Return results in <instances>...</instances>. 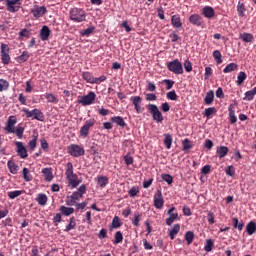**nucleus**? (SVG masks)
I'll return each instance as SVG.
<instances>
[{"label":"nucleus","instance_id":"obj_1","mask_svg":"<svg viewBox=\"0 0 256 256\" xmlns=\"http://www.w3.org/2000/svg\"><path fill=\"white\" fill-rule=\"evenodd\" d=\"M65 175H66V179H67L69 185H71L72 189L79 187L81 180H79V176H77V174H75L73 172V163L68 162L66 164Z\"/></svg>","mask_w":256,"mask_h":256},{"label":"nucleus","instance_id":"obj_2","mask_svg":"<svg viewBox=\"0 0 256 256\" xmlns=\"http://www.w3.org/2000/svg\"><path fill=\"white\" fill-rule=\"evenodd\" d=\"M86 17H87V14L85 13V10L81 8H72L70 10V19L75 23H83Z\"/></svg>","mask_w":256,"mask_h":256},{"label":"nucleus","instance_id":"obj_3","mask_svg":"<svg viewBox=\"0 0 256 256\" xmlns=\"http://www.w3.org/2000/svg\"><path fill=\"white\" fill-rule=\"evenodd\" d=\"M147 109L149 113L152 115L153 121H155L156 123H163V113L159 111V107H157V105L148 104Z\"/></svg>","mask_w":256,"mask_h":256},{"label":"nucleus","instance_id":"obj_4","mask_svg":"<svg viewBox=\"0 0 256 256\" xmlns=\"http://www.w3.org/2000/svg\"><path fill=\"white\" fill-rule=\"evenodd\" d=\"M67 153L71 157H83L85 155V148L77 144H71L67 147Z\"/></svg>","mask_w":256,"mask_h":256},{"label":"nucleus","instance_id":"obj_5","mask_svg":"<svg viewBox=\"0 0 256 256\" xmlns=\"http://www.w3.org/2000/svg\"><path fill=\"white\" fill-rule=\"evenodd\" d=\"M23 112L25 113V115L28 119L33 117V119H36V121H45V115L43 114V112H41V110H39L37 108H35L33 110L24 108Z\"/></svg>","mask_w":256,"mask_h":256},{"label":"nucleus","instance_id":"obj_6","mask_svg":"<svg viewBox=\"0 0 256 256\" xmlns=\"http://www.w3.org/2000/svg\"><path fill=\"white\" fill-rule=\"evenodd\" d=\"M168 70L175 75H183V64L179 60H174L167 63Z\"/></svg>","mask_w":256,"mask_h":256},{"label":"nucleus","instance_id":"obj_7","mask_svg":"<svg viewBox=\"0 0 256 256\" xmlns=\"http://www.w3.org/2000/svg\"><path fill=\"white\" fill-rule=\"evenodd\" d=\"M96 97L97 95L95 94V92H89L88 95L82 96L81 99L78 100V103H80V105H83L84 107L87 105H93Z\"/></svg>","mask_w":256,"mask_h":256},{"label":"nucleus","instance_id":"obj_8","mask_svg":"<svg viewBox=\"0 0 256 256\" xmlns=\"http://www.w3.org/2000/svg\"><path fill=\"white\" fill-rule=\"evenodd\" d=\"M163 205H165V200H163V194L161 190H157L154 195V207L156 209H163Z\"/></svg>","mask_w":256,"mask_h":256},{"label":"nucleus","instance_id":"obj_9","mask_svg":"<svg viewBox=\"0 0 256 256\" xmlns=\"http://www.w3.org/2000/svg\"><path fill=\"white\" fill-rule=\"evenodd\" d=\"M188 21L189 23H191L192 25H195L196 27H201V25L205 23V21H203V17H201V15L199 14L190 15L188 18Z\"/></svg>","mask_w":256,"mask_h":256},{"label":"nucleus","instance_id":"obj_10","mask_svg":"<svg viewBox=\"0 0 256 256\" xmlns=\"http://www.w3.org/2000/svg\"><path fill=\"white\" fill-rule=\"evenodd\" d=\"M93 125H95V120H87L80 129L81 137H87V135H89V130L91 127H93Z\"/></svg>","mask_w":256,"mask_h":256},{"label":"nucleus","instance_id":"obj_11","mask_svg":"<svg viewBox=\"0 0 256 256\" xmlns=\"http://www.w3.org/2000/svg\"><path fill=\"white\" fill-rule=\"evenodd\" d=\"M130 101L134 105L136 113H141V103H143V98H141V96H132Z\"/></svg>","mask_w":256,"mask_h":256},{"label":"nucleus","instance_id":"obj_12","mask_svg":"<svg viewBox=\"0 0 256 256\" xmlns=\"http://www.w3.org/2000/svg\"><path fill=\"white\" fill-rule=\"evenodd\" d=\"M15 145L17 147L18 156L21 157V159H27V148H25L23 142H15Z\"/></svg>","mask_w":256,"mask_h":256},{"label":"nucleus","instance_id":"obj_13","mask_svg":"<svg viewBox=\"0 0 256 256\" xmlns=\"http://www.w3.org/2000/svg\"><path fill=\"white\" fill-rule=\"evenodd\" d=\"M85 193H87V186L85 185H81L77 191L72 193V199H75L76 201H79L83 195H85Z\"/></svg>","mask_w":256,"mask_h":256},{"label":"nucleus","instance_id":"obj_14","mask_svg":"<svg viewBox=\"0 0 256 256\" xmlns=\"http://www.w3.org/2000/svg\"><path fill=\"white\" fill-rule=\"evenodd\" d=\"M17 123V118L15 116H10L5 127L7 133H15V124Z\"/></svg>","mask_w":256,"mask_h":256},{"label":"nucleus","instance_id":"obj_15","mask_svg":"<svg viewBox=\"0 0 256 256\" xmlns=\"http://www.w3.org/2000/svg\"><path fill=\"white\" fill-rule=\"evenodd\" d=\"M31 13L36 19H39V17H43L47 13V8L44 6H36L31 10Z\"/></svg>","mask_w":256,"mask_h":256},{"label":"nucleus","instance_id":"obj_16","mask_svg":"<svg viewBox=\"0 0 256 256\" xmlns=\"http://www.w3.org/2000/svg\"><path fill=\"white\" fill-rule=\"evenodd\" d=\"M173 211H175V207H172L168 210V215L169 218L166 219V225H173L174 221H177V219H179V214L174 213Z\"/></svg>","mask_w":256,"mask_h":256},{"label":"nucleus","instance_id":"obj_17","mask_svg":"<svg viewBox=\"0 0 256 256\" xmlns=\"http://www.w3.org/2000/svg\"><path fill=\"white\" fill-rule=\"evenodd\" d=\"M201 13L206 17V19H213L215 17V9L211 6L203 7Z\"/></svg>","mask_w":256,"mask_h":256},{"label":"nucleus","instance_id":"obj_18","mask_svg":"<svg viewBox=\"0 0 256 256\" xmlns=\"http://www.w3.org/2000/svg\"><path fill=\"white\" fill-rule=\"evenodd\" d=\"M50 35H51V30H49V27L43 26L40 30V39L42 41H47V39H49Z\"/></svg>","mask_w":256,"mask_h":256},{"label":"nucleus","instance_id":"obj_19","mask_svg":"<svg viewBox=\"0 0 256 256\" xmlns=\"http://www.w3.org/2000/svg\"><path fill=\"white\" fill-rule=\"evenodd\" d=\"M227 153H229V148L227 146H218L216 149V154L219 159H223V157H226Z\"/></svg>","mask_w":256,"mask_h":256},{"label":"nucleus","instance_id":"obj_20","mask_svg":"<svg viewBox=\"0 0 256 256\" xmlns=\"http://www.w3.org/2000/svg\"><path fill=\"white\" fill-rule=\"evenodd\" d=\"M171 25L174 26L176 29H180V27H183V23H181V16L178 14L173 15L171 17Z\"/></svg>","mask_w":256,"mask_h":256},{"label":"nucleus","instance_id":"obj_21","mask_svg":"<svg viewBox=\"0 0 256 256\" xmlns=\"http://www.w3.org/2000/svg\"><path fill=\"white\" fill-rule=\"evenodd\" d=\"M97 185L100 186L102 189L107 187L109 183V178L107 176H98L96 178Z\"/></svg>","mask_w":256,"mask_h":256},{"label":"nucleus","instance_id":"obj_22","mask_svg":"<svg viewBox=\"0 0 256 256\" xmlns=\"http://www.w3.org/2000/svg\"><path fill=\"white\" fill-rule=\"evenodd\" d=\"M246 233H247V235H255V233H256V223H255V221H250L246 225Z\"/></svg>","mask_w":256,"mask_h":256},{"label":"nucleus","instance_id":"obj_23","mask_svg":"<svg viewBox=\"0 0 256 256\" xmlns=\"http://www.w3.org/2000/svg\"><path fill=\"white\" fill-rule=\"evenodd\" d=\"M180 230L181 226L179 224H175L171 229H169L168 235L170 239H175V235H177V233H179Z\"/></svg>","mask_w":256,"mask_h":256},{"label":"nucleus","instance_id":"obj_24","mask_svg":"<svg viewBox=\"0 0 256 256\" xmlns=\"http://www.w3.org/2000/svg\"><path fill=\"white\" fill-rule=\"evenodd\" d=\"M60 212L62 215H65V217H69V215H73L75 213V209L67 206H61Z\"/></svg>","mask_w":256,"mask_h":256},{"label":"nucleus","instance_id":"obj_25","mask_svg":"<svg viewBox=\"0 0 256 256\" xmlns=\"http://www.w3.org/2000/svg\"><path fill=\"white\" fill-rule=\"evenodd\" d=\"M7 167L10 171V173H12V175H17V172L19 171V166H17V164H15V162L9 160L7 163Z\"/></svg>","mask_w":256,"mask_h":256},{"label":"nucleus","instance_id":"obj_26","mask_svg":"<svg viewBox=\"0 0 256 256\" xmlns=\"http://www.w3.org/2000/svg\"><path fill=\"white\" fill-rule=\"evenodd\" d=\"M232 223L234 229H238V231H243V228L245 227V222H243V220L239 222L238 218H233Z\"/></svg>","mask_w":256,"mask_h":256},{"label":"nucleus","instance_id":"obj_27","mask_svg":"<svg viewBox=\"0 0 256 256\" xmlns=\"http://www.w3.org/2000/svg\"><path fill=\"white\" fill-rule=\"evenodd\" d=\"M112 123H116L119 127H126L127 123L121 116H114L111 118Z\"/></svg>","mask_w":256,"mask_h":256},{"label":"nucleus","instance_id":"obj_28","mask_svg":"<svg viewBox=\"0 0 256 256\" xmlns=\"http://www.w3.org/2000/svg\"><path fill=\"white\" fill-rule=\"evenodd\" d=\"M45 181H53V171L51 168H44L42 170Z\"/></svg>","mask_w":256,"mask_h":256},{"label":"nucleus","instance_id":"obj_29","mask_svg":"<svg viewBox=\"0 0 256 256\" xmlns=\"http://www.w3.org/2000/svg\"><path fill=\"white\" fill-rule=\"evenodd\" d=\"M82 77L84 81H87V83H97V78L93 77V75H91L89 72H84Z\"/></svg>","mask_w":256,"mask_h":256},{"label":"nucleus","instance_id":"obj_30","mask_svg":"<svg viewBox=\"0 0 256 256\" xmlns=\"http://www.w3.org/2000/svg\"><path fill=\"white\" fill-rule=\"evenodd\" d=\"M213 99H215V94L212 90L206 93V96L204 98V102L206 105H211L213 103Z\"/></svg>","mask_w":256,"mask_h":256},{"label":"nucleus","instance_id":"obj_31","mask_svg":"<svg viewBox=\"0 0 256 256\" xmlns=\"http://www.w3.org/2000/svg\"><path fill=\"white\" fill-rule=\"evenodd\" d=\"M228 111H229L230 123L232 125L237 123V117L235 116V110H233V104L229 106Z\"/></svg>","mask_w":256,"mask_h":256},{"label":"nucleus","instance_id":"obj_32","mask_svg":"<svg viewBox=\"0 0 256 256\" xmlns=\"http://www.w3.org/2000/svg\"><path fill=\"white\" fill-rule=\"evenodd\" d=\"M76 227H77V221H76L75 217H71L69 220V224L65 228V231L69 232L73 229H76Z\"/></svg>","mask_w":256,"mask_h":256},{"label":"nucleus","instance_id":"obj_33","mask_svg":"<svg viewBox=\"0 0 256 256\" xmlns=\"http://www.w3.org/2000/svg\"><path fill=\"white\" fill-rule=\"evenodd\" d=\"M245 4L241 1L238 2V5H237V12H238V15L239 17H245Z\"/></svg>","mask_w":256,"mask_h":256},{"label":"nucleus","instance_id":"obj_34","mask_svg":"<svg viewBox=\"0 0 256 256\" xmlns=\"http://www.w3.org/2000/svg\"><path fill=\"white\" fill-rule=\"evenodd\" d=\"M238 67L236 63H230L224 68V73H233V71H237Z\"/></svg>","mask_w":256,"mask_h":256},{"label":"nucleus","instance_id":"obj_35","mask_svg":"<svg viewBox=\"0 0 256 256\" xmlns=\"http://www.w3.org/2000/svg\"><path fill=\"white\" fill-rule=\"evenodd\" d=\"M164 137V145L166 149H171V145H173V138L171 137L170 134H165Z\"/></svg>","mask_w":256,"mask_h":256},{"label":"nucleus","instance_id":"obj_36","mask_svg":"<svg viewBox=\"0 0 256 256\" xmlns=\"http://www.w3.org/2000/svg\"><path fill=\"white\" fill-rule=\"evenodd\" d=\"M36 201L39 205L45 206L47 205V195L45 194H38Z\"/></svg>","mask_w":256,"mask_h":256},{"label":"nucleus","instance_id":"obj_37","mask_svg":"<svg viewBox=\"0 0 256 256\" xmlns=\"http://www.w3.org/2000/svg\"><path fill=\"white\" fill-rule=\"evenodd\" d=\"M245 79H247V74L245 72H239L238 77H237V85H243L245 83Z\"/></svg>","mask_w":256,"mask_h":256},{"label":"nucleus","instance_id":"obj_38","mask_svg":"<svg viewBox=\"0 0 256 256\" xmlns=\"http://www.w3.org/2000/svg\"><path fill=\"white\" fill-rule=\"evenodd\" d=\"M119 243H123V233L121 231L116 232L114 236V245H119Z\"/></svg>","mask_w":256,"mask_h":256},{"label":"nucleus","instance_id":"obj_39","mask_svg":"<svg viewBox=\"0 0 256 256\" xmlns=\"http://www.w3.org/2000/svg\"><path fill=\"white\" fill-rule=\"evenodd\" d=\"M240 39H242L244 43H251L253 41V34L244 33L240 36Z\"/></svg>","mask_w":256,"mask_h":256},{"label":"nucleus","instance_id":"obj_40","mask_svg":"<svg viewBox=\"0 0 256 256\" xmlns=\"http://www.w3.org/2000/svg\"><path fill=\"white\" fill-rule=\"evenodd\" d=\"M9 89V82L5 79H0V93Z\"/></svg>","mask_w":256,"mask_h":256},{"label":"nucleus","instance_id":"obj_41","mask_svg":"<svg viewBox=\"0 0 256 256\" xmlns=\"http://www.w3.org/2000/svg\"><path fill=\"white\" fill-rule=\"evenodd\" d=\"M20 195H23V191L15 190L8 193L9 199H17Z\"/></svg>","mask_w":256,"mask_h":256},{"label":"nucleus","instance_id":"obj_42","mask_svg":"<svg viewBox=\"0 0 256 256\" xmlns=\"http://www.w3.org/2000/svg\"><path fill=\"white\" fill-rule=\"evenodd\" d=\"M185 239L187 241L188 245H191V243H193V239H195V234H193V232L188 231L185 234Z\"/></svg>","mask_w":256,"mask_h":256},{"label":"nucleus","instance_id":"obj_43","mask_svg":"<svg viewBox=\"0 0 256 256\" xmlns=\"http://www.w3.org/2000/svg\"><path fill=\"white\" fill-rule=\"evenodd\" d=\"M183 151H188V149H193V143L189 139H185L182 142Z\"/></svg>","mask_w":256,"mask_h":256},{"label":"nucleus","instance_id":"obj_44","mask_svg":"<svg viewBox=\"0 0 256 256\" xmlns=\"http://www.w3.org/2000/svg\"><path fill=\"white\" fill-rule=\"evenodd\" d=\"M161 179L162 181H165L166 183H168V185H171L173 183V176L169 174H162Z\"/></svg>","mask_w":256,"mask_h":256},{"label":"nucleus","instance_id":"obj_45","mask_svg":"<svg viewBox=\"0 0 256 256\" xmlns=\"http://www.w3.org/2000/svg\"><path fill=\"white\" fill-rule=\"evenodd\" d=\"M77 204V200L75 198H73V196H67L66 197V205H68L69 207H73V205Z\"/></svg>","mask_w":256,"mask_h":256},{"label":"nucleus","instance_id":"obj_46","mask_svg":"<svg viewBox=\"0 0 256 256\" xmlns=\"http://www.w3.org/2000/svg\"><path fill=\"white\" fill-rule=\"evenodd\" d=\"M28 59H29V52H27V51H24V52L22 53V55H20V56L18 57L19 63H25V61H27Z\"/></svg>","mask_w":256,"mask_h":256},{"label":"nucleus","instance_id":"obj_47","mask_svg":"<svg viewBox=\"0 0 256 256\" xmlns=\"http://www.w3.org/2000/svg\"><path fill=\"white\" fill-rule=\"evenodd\" d=\"M213 57L216 59V63H218V65L223 63V59H221V52H219V50H215L213 52Z\"/></svg>","mask_w":256,"mask_h":256},{"label":"nucleus","instance_id":"obj_48","mask_svg":"<svg viewBox=\"0 0 256 256\" xmlns=\"http://www.w3.org/2000/svg\"><path fill=\"white\" fill-rule=\"evenodd\" d=\"M166 97H167V99H170V101H177V98H178L177 93L175 92V90H172V91L168 92L166 94Z\"/></svg>","mask_w":256,"mask_h":256},{"label":"nucleus","instance_id":"obj_49","mask_svg":"<svg viewBox=\"0 0 256 256\" xmlns=\"http://www.w3.org/2000/svg\"><path fill=\"white\" fill-rule=\"evenodd\" d=\"M213 113H217V109H215V107L206 108L204 111L205 117H211Z\"/></svg>","mask_w":256,"mask_h":256},{"label":"nucleus","instance_id":"obj_50","mask_svg":"<svg viewBox=\"0 0 256 256\" xmlns=\"http://www.w3.org/2000/svg\"><path fill=\"white\" fill-rule=\"evenodd\" d=\"M25 131V128L18 126L14 133H16V136L18 139H23V133Z\"/></svg>","mask_w":256,"mask_h":256},{"label":"nucleus","instance_id":"obj_51","mask_svg":"<svg viewBox=\"0 0 256 256\" xmlns=\"http://www.w3.org/2000/svg\"><path fill=\"white\" fill-rule=\"evenodd\" d=\"M184 69L187 73H191L193 71V65L191 64V61L185 60Z\"/></svg>","mask_w":256,"mask_h":256},{"label":"nucleus","instance_id":"obj_52","mask_svg":"<svg viewBox=\"0 0 256 256\" xmlns=\"http://www.w3.org/2000/svg\"><path fill=\"white\" fill-rule=\"evenodd\" d=\"M23 179H25L26 181H31V179H33V177H31V174L29 173V168H23Z\"/></svg>","mask_w":256,"mask_h":256},{"label":"nucleus","instance_id":"obj_53","mask_svg":"<svg viewBox=\"0 0 256 256\" xmlns=\"http://www.w3.org/2000/svg\"><path fill=\"white\" fill-rule=\"evenodd\" d=\"M112 227H113V229H119V227H121V221L119 220L118 216H115L113 218Z\"/></svg>","mask_w":256,"mask_h":256},{"label":"nucleus","instance_id":"obj_54","mask_svg":"<svg viewBox=\"0 0 256 256\" xmlns=\"http://www.w3.org/2000/svg\"><path fill=\"white\" fill-rule=\"evenodd\" d=\"M139 221H141V215L139 214V212H136L134 214V220L132 221L134 227H139Z\"/></svg>","mask_w":256,"mask_h":256},{"label":"nucleus","instance_id":"obj_55","mask_svg":"<svg viewBox=\"0 0 256 256\" xmlns=\"http://www.w3.org/2000/svg\"><path fill=\"white\" fill-rule=\"evenodd\" d=\"M124 161L126 165H133V156H131V153H127L124 156Z\"/></svg>","mask_w":256,"mask_h":256},{"label":"nucleus","instance_id":"obj_56","mask_svg":"<svg viewBox=\"0 0 256 256\" xmlns=\"http://www.w3.org/2000/svg\"><path fill=\"white\" fill-rule=\"evenodd\" d=\"M46 99L48 103H57V97L53 93L46 94Z\"/></svg>","mask_w":256,"mask_h":256},{"label":"nucleus","instance_id":"obj_57","mask_svg":"<svg viewBox=\"0 0 256 256\" xmlns=\"http://www.w3.org/2000/svg\"><path fill=\"white\" fill-rule=\"evenodd\" d=\"M226 175H228L229 177H235V167L228 166L226 168Z\"/></svg>","mask_w":256,"mask_h":256},{"label":"nucleus","instance_id":"obj_58","mask_svg":"<svg viewBox=\"0 0 256 256\" xmlns=\"http://www.w3.org/2000/svg\"><path fill=\"white\" fill-rule=\"evenodd\" d=\"M130 197H137V193H139V188L137 186H133L129 191H128Z\"/></svg>","mask_w":256,"mask_h":256},{"label":"nucleus","instance_id":"obj_59","mask_svg":"<svg viewBox=\"0 0 256 256\" xmlns=\"http://www.w3.org/2000/svg\"><path fill=\"white\" fill-rule=\"evenodd\" d=\"M205 251L207 252V253H209L210 251H212L213 250V240H211V239H209V240H207L206 241V246H205Z\"/></svg>","mask_w":256,"mask_h":256},{"label":"nucleus","instance_id":"obj_60","mask_svg":"<svg viewBox=\"0 0 256 256\" xmlns=\"http://www.w3.org/2000/svg\"><path fill=\"white\" fill-rule=\"evenodd\" d=\"M1 59L4 65H9V61H11V56H9V54H1Z\"/></svg>","mask_w":256,"mask_h":256},{"label":"nucleus","instance_id":"obj_61","mask_svg":"<svg viewBox=\"0 0 256 256\" xmlns=\"http://www.w3.org/2000/svg\"><path fill=\"white\" fill-rule=\"evenodd\" d=\"M1 55H9V45L1 44Z\"/></svg>","mask_w":256,"mask_h":256},{"label":"nucleus","instance_id":"obj_62","mask_svg":"<svg viewBox=\"0 0 256 256\" xmlns=\"http://www.w3.org/2000/svg\"><path fill=\"white\" fill-rule=\"evenodd\" d=\"M29 147L32 151L37 147V136H33V139L29 141Z\"/></svg>","mask_w":256,"mask_h":256},{"label":"nucleus","instance_id":"obj_63","mask_svg":"<svg viewBox=\"0 0 256 256\" xmlns=\"http://www.w3.org/2000/svg\"><path fill=\"white\" fill-rule=\"evenodd\" d=\"M93 31H95V27L90 26L87 29L83 30L82 35L89 36L91 35V33H93Z\"/></svg>","mask_w":256,"mask_h":256},{"label":"nucleus","instance_id":"obj_64","mask_svg":"<svg viewBox=\"0 0 256 256\" xmlns=\"http://www.w3.org/2000/svg\"><path fill=\"white\" fill-rule=\"evenodd\" d=\"M255 95L253 93H251V91H247L245 93V97H244V101H253Z\"/></svg>","mask_w":256,"mask_h":256}]
</instances>
